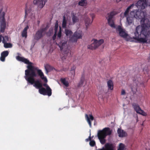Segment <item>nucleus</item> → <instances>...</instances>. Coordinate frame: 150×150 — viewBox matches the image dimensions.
<instances>
[{
  "mask_svg": "<svg viewBox=\"0 0 150 150\" xmlns=\"http://www.w3.org/2000/svg\"><path fill=\"white\" fill-rule=\"evenodd\" d=\"M16 59L19 61L28 64L27 67V69L25 71V76L24 77L28 83L32 85L34 84L33 86L39 89L41 88L42 86V83L38 80L35 81L34 79L35 77L37 76L36 72L41 79L43 80L45 82H47V79L46 77L44 76L42 70L38 69L37 67L33 66V63L30 62L29 60L24 57L19 56H16Z\"/></svg>",
  "mask_w": 150,
  "mask_h": 150,
  "instance_id": "1",
  "label": "nucleus"
},
{
  "mask_svg": "<svg viewBox=\"0 0 150 150\" xmlns=\"http://www.w3.org/2000/svg\"><path fill=\"white\" fill-rule=\"evenodd\" d=\"M143 21L144 23L141 26L137 27L134 32V39L139 43H146L147 40L146 38L150 36V21L147 19L143 18L141 22Z\"/></svg>",
  "mask_w": 150,
  "mask_h": 150,
  "instance_id": "2",
  "label": "nucleus"
},
{
  "mask_svg": "<svg viewBox=\"0 0 150 150\" xmlns=\"http://www.w3.org/2000/svg\"><path fill=\"white\" fill-rule=\"evenodd\" d=\"M134 6V4H132L128 6L124 13L125 17H127V24L130 25L133 22L134 19V18H141L142 16L141 15H144V12H140L137 10H134L131 12L129 15H128L129 10L130 9Z\"/></svg>",
  "mask_w": 150,
  "mask_h": 150,
  "instance_id": "3",
  "label": "nucleus"
},
{
  "mask_svg": "<svg viewBox=\"0 0 150 150\" xmlns=\"http://www.w3.org/2000/svg\"><path fill=\"white\" fill-rule=\"evenodd\" d=\"M133 83L131 85L130 87L133 93L137 91V88L140 85L144 83V81L142 80L141 76L139 74L134 75L132 77Z\"/></svg>",
  "mask_w": 150,
  "mask_h": 150,
  "instance_id": "4",
  "label": "nucleus"
},
{
  "mask_svg": "<svg viewBox=\"0 0 150 150\" xmlns=\"http://www.w3.org/2000/svg\"><path fill=\"white\" fill-rule=\"evenodd\" d=\"M112 131L109 127H105L102 130H99L98 131L97 136L100 143L103 144L105 143L106 140L105 138L107 135H110Z\"/></svg>",
  "mask_w": 150,
  "mask_h": 150,
  "instance_id": "5",
  "label": "nucleus"
},
{
  "mask_svg": "<svg viewBox=\"0 0 150 150\" xmlns=\"http://www.w3.org/2000/svg\"><path fill=\"white\" fill-rule=\"evenodd\" d=\"M67 41H62L59 42L57 45L60 48V49L62 53L64 55L62 57V59H66V57L69 52L70 50L67 48Z\"/></svg>",
  "mask_w": 150,
  "mask_h": 150,
  "instance_id": "6",
  "label": "nucleus"
},
{
  "mask_svg": "<svg viewBox=\"0 0 150 150\" xmlns=\"http://www.w3.org/2000/svg\"><path fill=\"white\" fill-rule=\"evenodd\" d=\"M91 42L92 43L88 46V48L91 50H95L97 49L104 42V40L101 39L98 40L95 39H93Z\"/></svg>",
  "mask_w": 150,
  "mask_h": 150,
  "instance_id": "7",
  "label": "nucleus"
},
{
  "mask_svg": "<svg viewBox=\"0 0 150 150\" xmlns=\"http://www.w3.org/2000/svg\"><path fill=\"white\" fill-rule=\"evenodd\" d=\"M43 86L46 87V89L42 87L41 88L39 89V91L40 93L44 95H47L49 96H50L52 93V90L50 87L46 83H44Z\"/></svg>",
  "mask_w": 150,
  "mask_h": 150,
  "instance_id": "8",
  "label": "nucleus"
},
{
  "mask_svg": "<svg viewBox=\"0 0 150 150\" xmlns=\"http://www.w3.org/2000/svg\"><path fill=\"white\" fill-rule=\"evenodd\" d=\"M116 14V12L113 11L108 13L106 17L108 20V23L109 25L112 27L115 28V27L114 22V16Z\"/></svg>",
  "mask_w": 150,
  "mask_h": 150,
  "instance_id": "9",
  "label": "nucleus"
},
{
  "mask_svg": "<svg viewBox=\"0 0 150 150\" xmlns=\"http://www.w3.org/2000/svg\"><path fill=\"white\" fill-rule=\"evenodd\" d=\"M0 18L1 20L0 24V31L2 33L4 32L6 27V23L5 18V13L3 12L0 15Z\"/></svg>",
  "mask_w": 150,
  "mask_h": 150,
  "instance_id": "10",
  "label": "nucleus"
},
{
  "mask_svg": "<svg viewBox=\"0 0 150 150\" xmlns=\"http://www.w3.org/2000/svg\"><path fill=\"white\" fill-rule=\"evenodd\" d=\"M148 1L147 0H140L136 4V6L138 8L144 9L147 6Z\"/></svg>",
  "mask_w": 150,
  "mask_h": 150,
  "instance_id": "11",
  "label": "nucleus"
},
{
  "mask_svg": "<svg viewBox=\"0 0 150 150\" xmlns=\"http://www.w3.org/2000/svg\"><path fill=\"white\" fill-rule=\"evenodd\" d=\"M132 106L134 110L137 113L144 116H146L147 115L146 113L141 109L138 104L134 103L132 104Z\"/></svg>",
  "mask_w": 150,
  "mask_h": 150,
  "instance_id": "12",
  "label": "nucleus"
},
{
  "mask_svg": "<svg viewBox=\"0 0 150 150\" xmlns=\"http://www.w3.org/2000/svg\"><path fill=\"white\" fill-rule=\"evenodd\" d=\"M47 0H34V5H37L40 8H42L45 5Z\"/></svg>",
  "mask_w": 150,
  "mask_h": 150,
  "instance_id": "13",
  "label": "nucleus"
},
{
  "mask_svg": "<svg viewBox=\"0 0 150 150\" xmlns=\"http://www.w3.org/2000/svg\"><path fill=\"white\" fill-rule=\"evenodd\" d=\"M46 31L45 28L40 29L36 33L34 36V39L37 40H38L42 36V33Z\"/></svg>",
  "mask_w": 150,
  "mask_h": 150,
  "instance_id": "14",
  "label": "nucleus"
},
{
  "mask_svg": "<svg viewBox=\"0 0 150 150\" xmlns=\"http://www.w3.org/2000/svg\"><path fill=\"white\" fill-rule=\"evenodd\" d=\"M117 30L119 32V35L121 37L126 38L127 36V34L125 32V30L123 29L120 26H118L117 28Z\"/></svg>",
  "mask_w": 150,
  "mask_h": 150,
  "instance_id": "15",
  "label": "nucleus"
},
{
  "mask_svg": "<svg viewBox=\"0 0 150 150\" xmlns=\"http://www.w3.org/2000/svg\"><path fill=\"white\" fill-rule=\"evenodd\" d=\"M96 150H115L112 144L107 143L105 145V147L102 149Z\"/></svg>",
  "mask_w": 150,
  "mask_h": 150,
  "instance_id": "16",
  "label": "nucleus"
},
{
  "mask_svg": "<svg viewBox=\"0 0 150 150\" xmlns=\"http://www.w3.org/2000/svg\"><path fill=\"white\" fill-rule=\"evenodd\" d=\"M85 117L90 127H91L92 125L91 121H92L94 120L93 117L91 115H88L87 114H86L85 115Z\"/></svg>",
  "mask_w": 150,
  "mask_h": 150,
  "instance_id": "17",
  "label": "nucleus"
},
{
  "mask_svg": "<svg viewBox=\"0 0 150 150\" xmlns=\"http://www.w3.org/2000/svg\"><path fill=\"white\" fill-rule=\"evenodd\" d=\"M117 132L119 137H126L127 135V133L126 132L124 131L123 130L120 128H118L117 130Z\"/></svg>",
  "mask_w": 150,
  "mask_h": 150,
  "instance_id": "18",
  "label": "nucleus"
},
{
  "mask_svg": "<svg viewBox=\"0 0 150 150\" xmlns=\"http://www.w3.org/2000/svg\"><path fill=\"white\" fill-rule=\"evenodd\" d=\"M8 54L9 52L7 50L1 52L0 57V60L3 62H4L5 61V58L8 56Z\"/></svg>",
  "mask_w": 150,
  "mask_h": 150,
  "instance_id": "19",
  "label": "nucleus"
},
{
  "mask_svg": "<svg viewBox=\"0 0 150 150\" xmlns=\"http://www.w3.org/2000/svg\"><path fill=\"white\" fill-rule=\"evenodd\" d=\"M107 83L108 90H113V84L112 81L110 80L107 81Z\"/></svg>",
  "mask_w": 150,
  "mask_h": 150,
  "instance_id": "20",
  "label": "nucleus"
},
{
  "mask_svg": "<svg viewBox=\"0 0 150 150\" xmlns=\"http://www.w3.org/2000/svg\"><path fill=\"white\" fill-rule=\"evenodd\" d=\"M29 26L28 25H27L25 28L23 30L21 33V35L23 37H25V38H26L27 37V30Z\"/></svg>",
  "mask_w": 150,
  "mask_h": 150,
  "instance_id": "21",
  "label": "nucleus"
},
{
  "mask_svg": "<svg viewBox=\"0 0 150 150\" xmlns=\"http://www.w3.org/2000/svg\"><path fill=\"white\" fill-rule=\"evenodd\" d=\"M25 18L28 15V14L31 12V10L30 8L29 7L28 8V4H25Z\"/></svg>",
  "mask_w": 150,
  "mask_h": 150,
  "instance_id": "22",
  "label": "nucleus"
},
{
  "mask_svg": "<svg viewBox=\"0 0 150 150\" xmlns=\"http://www.w3.org/2000/svg\"><path fill=\"white\" fill-rule=\"evenodd\" d=\"M74 34L78 39L82 38V35L81 31H76L74 33Z\"/></svg>",
  "mask_w": 150,
  "mask_h": 150,
  "instance_id": "23",
  "label": "nucleus"
},
{
  "mask_svg": "<svg viewBox=\"0 0 150 150\" xmlns=\"http://www.w3.org/2000/svg\"><path fill=\"white\" fill-rule=\"evenodd\" d=\"M65 32L66 36L69 38L73 34V32L72 31L69 29H65Z\"/></svg>",
  "mask_w": 150,
  "mask_h": 150,
  "instance_id": "24",
  "label": "nucleus"
},
{
  "mask_svg": "<svg viewBox=\"0 0 150 150\" xmlns=\"http://www.w3.org/2000/svg\"><path fill=\"white\" fill-rule=\"evenodd\" d=\"M60 81L65 86L68 87L69 86V83L68 81H67L66 79L64 78H61Z\"/></svg>",
  "mask_w": 150,
  "mask_h": 150,
  "instance_id": "25",
  "label": "nucleus"
},
{
  "mask_svg": "<svg viewBox=\"0 0 150 150\" xmlns=\"http://www.w3.org/2000/svg\"><path fill=\"white\" fill-rule=\"evenodd\" d=\"M72 20L73 24H75L79 21L78 18L76 16L74 13L72 14Z\"/></svg>",
  "mask_w": 150,
  "mask_h": 150,
  "instance_id": "26",
  "label": "nucleus"
},
{
  "mask_svg": "<svg viewBox=\"0 0 150 150\" xmlns=\"http://www.w3.org/2000/svg\"><path fill=\"white\" fill-rule=\"evenodd\" d=\"M78 39L76 37L74 34L70 37V40L72 42H76Z\"/></svg>",
  "mask_w": 150,
  "mask_h": 150,
  "instance_id": "27",
  "label": "nucleus"
},
{
  "mask_svg": "<svg viewBox=\"0 0 150 150\" xmlns=\"http://www.w3.org/2000/svg\"><path fill=\"white\" fill-rule=\"evenodd\" d=\"M85 22L86 26V28H87L88 27V25L92 23V21L91 22L90 18H88L85 19Z\"/></svg>",
  "mask_w": 150,
  "mask_h": 150,
  "instance_id": "28",
  "label": "nucleus"
},
{
  "mask_svg": "<svg viewBox=\"0 0 150 150\" xmlns=\"http://www.w3.org/2000/svg\"><path fill=\"white\" fill-rule=\"evenodd\" d=\"M66 25H67V21L66 20L65 17L64 16H63V20L62 23V27L63 28H66Z\"/></svg>",
  "mask_w": 150,
  "mask_h": 150,
  "instance_id": "29",
  "label": "nucleus"
},
{
  "mask_svg": "<svg viewBox=\"0 0 150 150\" xmlns=\"http://www.w3.org/2000/svg\"><path fill=\"white\" fill-rule=\"evenodd\" d=\"M45 68L47 73H48L49 71L51 69V67L48 64L45 65Z\"/></svg>",
  "mask_w": 150,
  "mask_h": 150,
  "instance_id": "30",
  "label": "nucleus"
},
{
  "mask_svg": "<svg viewBox=\"0 0 150 150\" xmlns=\"http://www.w3.org/2000/svg\"><path fill=\"white\" fill-rule=\"evenodd\" d=\"M87 4L85 0H81L79 2L78 4L81 6H84L86 5Z\"/></svg>",
  "mask_w": 150,
  "mask_h": 150,
  "instance_id": "31",
  "label": "nucleus"
},
{
  "mask_svg": "<svg viewBox=\"0 0 150 150\" xmlns=\"http://www.w3.org/2000/svg\"><path fill=\"white\" fill-rule=\"evenodd\" d=\"M4 44V47L5 48H11L12 47V44L10 43L5 42Z\"/></svg>",
  "mask_w": 150,
  "mask_h": 150,
  "instance_id": "32",
  "label": "nucleus"
},
{
  "mask_svg": "<svg viewBox=\"0 0 150 150\" xmlns=\"http://www.w3.org/2000/svg\"><path fill=\"white\" fill-rule=\"evenodd\" d=\"M125 145L122 143H120L117 150H125Z\"/></svg>",
  "mask_w": 150,
  "mask_h": 150,
  "instance_id": "33",
  "label": "nucleus"
},
{
  "mask_svg": "<svg viewBox=\"0 0 150 150\" xmlns=\"http://www.w3.org/2000/svg\"><path fill=\"white\" fill-rule=\"evenodd\" d=\"M9 41V38L7 36H5L4 37H3L2 40V42L4 43L7 42Z\"/></svg>",
  "mask_w": 150,
  "mask_h": 150,
  "instance_id": "34",
  "label": "nucleus"
},
{
  "mask_svg": "<svg viewBox=\"0 0 150 150\" xmlns=\"http://www.w3.org/2000/svg\"><path fill=\"white\" fill-rule=\"evenodd\" d=\"M83 81H84V78H81L80 81L79 82V83L78 84V87H81V86L83 85Z\"/></svg>",
  "mask_w": 150,
  "mask_h": 150,
  "instance_id": "35",
  "label": "nucleus"
},
{
  "mask_svg": "<svg viewBox=\"0 0 150 150\" xmlns=\"http://www.w3.org/2000/svg\"><path fill=\"white\" fill-rule=\"evenodd\" d=\"M89 144L91 146H94L96 145V143L94 140H92L90 141Z\"/></svg>",
  "mask_w": 150,
  "mask_h": 150,
  "instance_id": "36",
  "label": "nucleus"
},
{
  "mask_svg": "<svg viewBox=\"0 0 150 150\" xmlns=\"http://www.w3.org/2000/svg\"><path fill=\"white\" fill-rule=\"evenodd\" d=\"M58 27V23H56L55 24V28H54L55 31V32H57Z\"/></svg>",
  "mask_w": 150,
  "mask_h": 150,
  "instance_id": "37",
  "label": "nucleus"
},
{
  "mask_svg": "<svg viewBox=\"0 0 150 150\" xmlns=\"http://www.w3.org/2000/svg\"><path fill=\"white\" fill-rule=\"evenodd\" d=\"M56 32H55V33H54V35H53V36L52 37V39L53 40H54L56 39V36H57V33H56Z\"/></svg>",
  "mask_w": 150,
  "mask_h": 150,
  "instance_id": "38",
  "label": "nucleus"
},
{
  "mask_svg": "<svg viewBox=\"0 0 150 150\" xmlns=\"http://www.w3.org/2000/svg\"><path fill=\"white\" fill-rule=\"evenodd\" d=\"M61 36V31H59L58 33L57 34V38H60Z\"/></svg>",
  "mask_w": 150,
  "mask_h": 150,
  "instance_id": "39",
  "label": "nucleus"
},
{
  "mask_svg": "<svg viewBox=\"0 0 150 150\" xmlns=\"http://www.w3.org/2000/svg\"><path fill=\"white\" fill-rule=\"evenodd\" d=\"M71 71H72V74H74V76L75 75V71L74 70V67H73V68H72L71 69Z\"/></svg>",
  "mask_w": 150,
  "mask_h": 150,
  "instance_id": "40",
  "label": "nucleus"
},
{
  "mask_svg": "<svg viewBox=\"0 0 150 150\" xmlns=\"http://www.w3.org/2000/svg\"><path fill=\"white\" fill-rule=\"evenodd\" d=\"M125 93V92L124 90L122 89L121 92V94L122 95H124Z\"/></svg>",
  "mask_w": 150,
  "mask_h": 150,
  "instance_id": "41",
  "label": "nucleus"
},
{
  "mask_svg": "<svg viewBox=\"0 0 150 150\" xmlns=\"http://www.w3.org/2000/svg\"><path fill=\"white\" fill-rule=\"evenodd\" d=\"M91 139H92V138L90 136L89 137H88V138L87 139H86V141L87 142H88L89 141H91Z\"/></svg>",
  "mask_w": 150,
  "mask_h": 150,
  "instance_id": "42",
  "label": "nucleus"
},
{
  "mask_svg": "<svg viewBox=\"0 0 150 150\" xmlns=\"http://www.w3.org/2000/svg\"><path fill=\"white\" fill-rule=\"evenodd\" d=\"M91 16L92 17V21H93V19L95 17V15L94 14H91Z\"/></svg>",
  "mask_w": 150,
  "mask_h": 150,
  "instance_id": "43",
  "label": "nucleus"
},
{
  "mask_svg": "<svg viewBox=\"0 0 150 150\" xmlns=\"http://www.w3.org/2000/svg\"><path fill=\"white\" fill-rule=\"evenodd\" d=\"M2 35H0V42H1L2 41Z\"/></svg>",
  "mask_w": 150,
  "mask_h": 150,
  "instance_id": "44",
  "label": "nucleus"
},
{
  "mask_svg": "<svg viewBox=\"0 0 150 150\" xmlns=\"http://www.w3.org/2000/svg\"><path fill=\"white\" fill-rule=\"evenodd\" d=\"M40 21L39 20H38L37 21V23L38 25L39 26V24H40Z\"/></svg>",
  "mask_w": 150,
  "mask_h": 150,
  "instance_id": "45",
  "label": "nucleus"
},
{
  "mask_svg": "<svg viewBox=\"0 0 150 150\" xmlns=\"http://www.w3.org/2000/svg\"><path fill=\"white\" fill-rule=\"evenodd\" d=\"M116 1L117 2H118L119 1H121V0H116Z\"/></svg>",
  "mask_w": 150,
  "mask_h": 150,
  "instance_id": "46",
  "label": "nucleus"
}]
</instances>
